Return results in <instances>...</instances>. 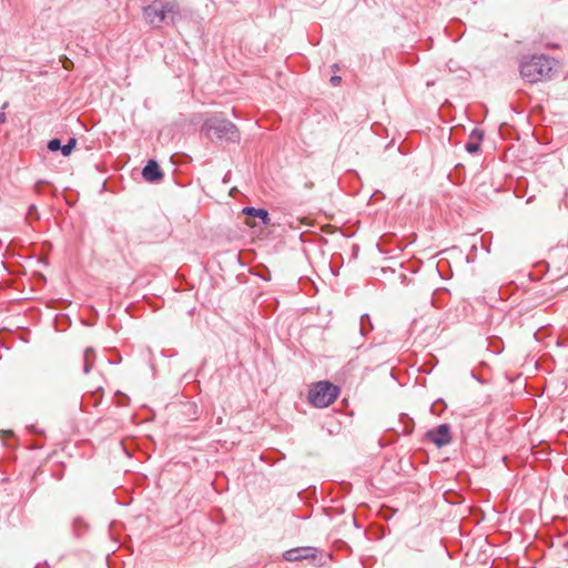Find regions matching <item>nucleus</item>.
Returning a JSON list of instances; mask_svg holds the SVG:
<instances>
[{"mask_svg":"<svg viewBox=\"0 0 568 568\" xmlns=\"http://www.w3.org/2000/svg\"><path fill=\"white\" fill-rule=\"evenodd\" d=\"M142 176L148 182H158L163 178V173L155 160H149L142 170Z\"/></svg>","mask_w":568,"mask_h":568,"instance_id":"0eeeda50","label":"nucleus"},{"mask_svg":"<svg viewBox=\"0 0 568 568\" xmlns=\"http://www.w3.org/2000/svg\"><path fill=\"white\" fill-rule=\"evenodd\" d=\"M48 142L55 143V142H61V141H60V139H58V138H53V139L49 140Z\"/></svg>","mask_w":568,"mask_h":568,"instance_id":"f3484780","label":"nucleus"},{"mask_svg":"<svg viewBox=\"0 0 568 568\" xmlns=\"http://www.w3.org/2000/svg\"><path fill=\"white\" fill-rule=\"evenodd\" d=\"M4 122H6V113L4 112H0V124H2Z\"/></svg>","mask_w":568,"mask_h":568,"instance_id":"dca6fc26","label":"nucleus"},{"mask_svg":"<svg viewBox=\"0 0 568 568\" xmlns=\"http://www.w3.org/2000/svg\"><path fill=\"white\" fill-rule=\"evenodd\" d=\"M341 80H342V79H341V77H338V75H333V77L331 78V82H332L334 85L338 84V83L341 82Z\"/></svg>","mask_w":568,"mask_h":568,"instance_id":"2eb2a0df","label":"nucleus"},{"mask_svg":"<svg viewBox=\"0 0 568 568\" xmlns=\"http://www.w3.org/2000/svg\"><path fill=\"white\" fill-rule=\"evenodd\" d=\"M75 144H47V148L41 151V154L44 160H50L49 154L55 152H61L63 156H69Z\"/></svg>","mask_w":568,"mask_h":568,"instance_id":"6e6552de","label":"nucleus"},{"mask_svg":"<svg viewBox=\"0 0 568 568\" xmlns=\"http://www.w3.org/2000/svg\"><path fill=\"white\" fill-rule=\"evenodd\" d=\"M93 356V351L92 348H87L85 352H84V366H83V371L85 374H88L91 368H92V362H91V357Z\"/></svg>","mask_w":568,"mask_h":568,"instance_id":"9d476101","label":"nucleus"},{"mask_svg":"<svg viewBox=\"0 0 568 568\" xmlns=\"http://www.w3.org/2000/svg\"><path fill=\"white\" fill-rule=\"evenodd\" d=\"M471 139H476L479 142L484 139V132L479 129H474L470 134Z\"/></svg>","mask_w":568,"mask_h":568,"instance_id":"f8f14e48","label":"nucleus"},{"mask_svg":"<svg viewBox=\"0 0 568 568\" xmlns=\"http://www.w3.org/2000/svg\"><path fill=\"white\" fill-rule=\"evenodd\" d=\"M480 144H465V150L469 154H475L479 151Z\"/></svg>","mask_w":568,"mask_h":568,"instance_id":"9b49d317","label":"nucleus"},{"mask_svg":"<svg viewBox=\"0 0 568 568\" xmlns=\"http://www.w3.org/2000/svg\"><path fill=\"white\" fill-rule=\"evenodd\" d=\"M67 142L73 143V142H77V139L75 138H70Z\"/></svg>","mask_w":568,"mask_h":568,"instance_id":"a211bd4d","label":"nucleus"},{"mask_svg":"<svg viewBox=\"0 0 568 568\" xmlns=\"http://www.w3.org/2000/svg\"><path fill=\"white\" fill-rule=\"evenodd\" d=\"M317 550L314 547H301L290 549L284 554V558L290 561H297L302 559L316 558Z\"/></svg>","mask_w":568,"mask_h":568,"instance_id":"423d86ee","label":"nucleus"},{"mask_svg":"<svg viewBox=\"0 0 568 568\" xmlns=\"http://www.w3.org/2000/svg\"><path fill=\"white\" fill-rule=\"evenodd\" d=\"M339 389L327 381L312 385L308 392V400L314 407L324 408L329 406L338 396Z\"/></svg>","mask_w":568,"mask_h":568,"instance_id":"7ed1b4c3","label":"nucleus"},{"mask_svg":"<svg viewBox=\"0 0 568 568\" xmlns=\"http://www.w3.org/2000/svg\"><path fill=\"white\" fill-rule=\"evenodd\" d=\"M450 135H452V130H448V131L447 130H442L440 139L442 140H445V139L450 140V138H452Z\"/></svg>","mask_w":568,"mask_h":568,"instance_id":"4468645a","label":"nucleus"},{"mask_svg":"<svg viewBox=\"0 0 568 568\" xmlns=\"http://www.w3.org/2000/svg\"><path fill=\"white\" fill-rule=\"evenodd\" d=\"M176 9L178 6L174 1L163 2L155 0L153 3L143 8V17L149 24L159 26L170 14L172 16V21H174Z\"/></svg>","mask_w":568,"mask_h":568,"instance_id":"20e7f679","label":"nucleus"},{"mask_svg":"<svg viewBox=\"0 0 568 568\" xmlns=\"http://www.w3.org/2000/svg\"><path fill=\"white\" fill-rule=\"evenodd\" d=\"M365 321H367L369 323V317H368L367 314L362 315V318H361V322H362L361 332H362L363 335L366 334L365 333V328H364Z\"/></svg>","mask_w":568,"mask_h":568,"instance_id":"ddd939ff","label":"nucleus"},{"mask_svg":"<svg viewBox=\"0 0 568 568\" xmlns=\"http://www.w3.org/2000/svg\"><path fill=\"white\" fill-rule=\"evenodd\" d=\"M201 136L210 141L225 142H237L241 139L236 125L220 114H214L204 120Z\"/></svg>","mask_w":568,"mask_h":568,"instance_id":"f257e3e1","label":"nucleus"},{"mask_svg":"<svg viewBox=\"0 0 568 568\" xmlns=\"http://www.w3.org/2000/svg\"><path fill=\"white\" fill-rule=\"evenodd\" d=\"M554 65V60L544 54L528 55L521 59L519 71L524 80L537 83L550 78Z\"/></svg>","mask_w":568,"mask_h":568,"instance_id":"f03ea898","label":"nucleus"},{"mask_svg":"<svg viewBox=\"0 0 568 568\" xmlns=\"http://www.w3.org/2000/svg\"><path fill=\"white\" fill-rule=\"evenodd\" d=\"M427 437L437 447H443V446L449 444L452 440L449 426L446 424H442V425L428 430Z\"/></svg>","mask_w":568,"mask_h":568,"instance_id":"39448f33","label":"nucleus"},{"mask_svg":"<svg viewBox=\"0 0 568 568\" xmlns=\"http://www.w3.org/2000/svg\"><path fill=\"white\" fill-rule=\"evenodd\" d=\"M243 213L247 216H254L262 220L263 224L270 223V215L265 209H255L252 206H247L243 209Z\"/></svg>","mask_w":568,"mask_h":568,"instance_id":"1a4fd4ad","label":"nucleus"}]
</instances>
